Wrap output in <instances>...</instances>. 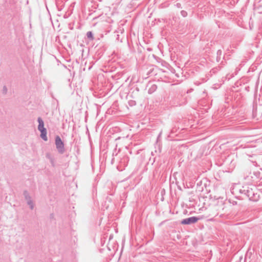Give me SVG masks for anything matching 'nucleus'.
Listing matches in <instances>:
<instances>
[{"mask_svg": "<svg viewBox=\"0 0 262 262\" xmlns=\"http://www.w3.org/2000/svg\"><path fill=\"white\" fill-rule=\"evenodd\" d=\"M181 15H182L183 17H185V16H187V12H186L185 11H184V10L182 11L181 12Z\"/></svg>", "mask_w": 262, "mask_h": 262, "instance_id": "nucleus-11", "label": "nucleus"}, {"mask_svg": "<svg viewBox=\"0 0 262 262\" xmlns=\"http://www.w3.org/2000/svg\"><path fill=\"white\" fill-rule=\"evenodd\" d=\"M37 121L39 123L38 126V129L40 131L42 129H45L44 127V122L42 119L40 117H38L37 119Z\"/></svg>", "mask_w": 262, "mask_h": 262, "instance_id": "nucleus-4", "label": "nucleus"}, {"mask_svg": "<svg viewBox=\"0 0 262 262\" xmlns=\"http://www.w3.org/2000/svg\"><path fill=\"white\" fill-rule=\"evenodd\" d=\"M41 133L40 137L44 141H47V129L45 128L40 131Z\"/></svg>", "mask_w": 262, "mask_h": 262, "instance_id": "nucleus-5", "label": "nucleus"}, {"mask_svg": "<svg viewBox=\"0 0 262 262\" xmlns=\"http://www.w3.org/2000/svg\"><path fill=\"white\" fill-rule=\"evenodd\" d=\"M86 36L88 38L93 40L94 39L93 33L91 31H89L86 33Z\"/></svg>", "mask_w": 262, "mask_h": 262, "instance_id": "nucleus-8", "label": "nucleus"}, {"mask_svg": "<svg viewBox=\"0 0 262 262\" xmlns=\"http://www.w3.org/2000/svg\"><path fill=\"white\" fill-rule=\"evenodd\" d=\"M128 161V158L126 156H124L121 159L120 161L121 165L123 166H126L127 165L126 162Z\"/></svg>", "mask_w": 262, "mask_h": 262, "instance_id": "nucleus-6", "label": "nucleus"}, {"mask_svg": "<svg viewBox=\"0 0 262 262\" xmlns=\"http://www.w3.org/2000/svg\"><path fill=\"white\" fill-rule=\"evenodd\" d=\"M199 220V218L195 216H192L190 217L183 219L181 221V224L183 225H189L196 223Z\"/></svg>", "mask_w": 262, "mask_h": 262, "instance_id": "nucleus-2", "label": "nucleus"}, {"mask_svg": "<svg viewBox=\"0 0 262 262\" xmlns=\"http://www.w3.org/2000/svg\"><path fill=\"white\" fill-rule=\"evenodd\" d=\"M24 195L27 202L29 201V200H32L31 197L27 191H24Z\"/></svg>", "mask_w": 262, "mask_h": 262, "instance_id": "nucleus-7", "label": "nucleus"}, {"mask_svg": "<svg viewBox=\"0 0 262 262\" xmlns=\"http://www.w3.org/2000/svg\"><path fill=\"white\" fill-rule=\"evenodd\" d=\"M156 88V86L155 85H153L151 88L150 89H149V90H148V92L149 93H151V91L153 90H155Z\"/></svg>", "mask_w": 262, "mask_h": 262, "instance_id": "nucleus-10", "label": "nucleus"}, {"mask_svg": "<svg viewBox=\"0 0 262 262\" xmlns=\"http://www.w3.org/2000/svg\"><path fill=\"white\" fill-rule=\"evenodd\" d=\"M55 145L58 151L60 154H63L64 152V144L58 136L55 138Z\"/></svg>", "mask_w": 262, "mask_h": 262, "instance_id": "nucleus-1", "label": "nucleus"}, {"mask_svg": "<svg viewBox=\"0 0 262 262\" xmlns=\"http://www.w3.org/2000/svg\"><path fill=\"white\" fill-rule=\"evenodd\" d=\"M248 195L250 198V200L253 201H257L259 199V195H258L257 193H254L253 192H251L250 191H248Z\"/></svg>", "mask_w": 262, "mask_h": 262, "instance_id": "nucleus-3", "label": "nucleus"}, {"mask_svg": "<svg viewBox=\"0 0 262 262\" xmlns=\"http://www.w3.org/2000/svg\"><path fill=\"white\" fill-rule=\"evenodd\" d=\"M27 204L31 209H33L34 205L32 200H29V201L27 202Z\"/></svg>", "mask_w": 262, "mask_h": 262, "instance_id": "nucleus-9", "label": "nucleus"}, {"mask_svg": "<svg viewBox=\"0 0 262 262\" xmlns=\"http://www.w3.org/2000/svg\"><path fill=\"white\" fill-rule=\"evenodd\" d=\"M177 6L178 7H180L181 4H177Z\"/></svg>", "mask_w": 262, "mask_h": 262, "instance_id": "nucleus-13", "label": "nucleus"}, {"mask_svg": "<svg viewBox=\"0 0 262 262\" xmlns=\"http://www.w3.org/2000/svg\"><path fill=\"white\" fill-rule=\"evenodd\" d=\"M50 161H51V162L52 163V164L53 165L54 162H53V159L52 158H50Z\"/></svg>", "mask_w": 262, "mask_h": 262, "instance_id": "nucleus-12", "label": "nucleus"}]
</instances>
